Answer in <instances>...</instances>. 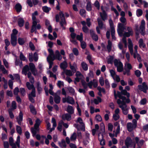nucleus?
I'll list each match as a JSON object with an SVG mask.
<instances>
[{"mask_svg":"<svg viewBox=\"0 0 148 148\" xmlns=\"http://www.w3.org/2000/svg\"><path fill=\"white\" fill-rule=\"evenodd\" d=\"M97 21L98 23L99 27L97 26L96 27L97 32L98 34H100V33L99 28L102 29L103 28V22L101 20V19L99 18H98L97 19Z\"/></svg>","mask_w":148,"mask_h":148,"instance_id":"obj_3","label":"nucleus"},{"mask_svg":"<svg viewBox=\"0 0 148 148\" xmlns=\"http://www.w3.org/2000/svg\"><path fill=\"white\" fill-rule=\"evenodd\" d=\"M97 99H95L94 100V103L96 104L97 105L99 104V103H101V102L102 100L101 98L97 96Z\"/></svg>","mask_w":148,"mask_h":148,"instance_id":"obj_27","label":"nucleus"},{"mask_svg":"<svg viewBox=\"0 0 148 148\" xmlns=\"http://www.w3.org/2000/svg\"><path fill=\"white\" fill-rule=\"evenodd\" d=\"M26 86L29 90H31V89L32 90L34 89H35L34 84H31L29 82H27L26 83Z\"/></svg>","mask_w":148,"mask_h":148,"instance_id":"obj_16","label":"nucleus"},{"mask_svg":"<svg viewBox=\"0 0 148 148\" xmlns=\"http://www.w3.org/2000/svg\"><path fill=\"white\" fill-rule=\"evenodd\" d=\"M117 67V70L118 72H121L123 71V65L121 61H120V65Z\"/></svg>","mask_w":148,"mask_h":148,"instance_id":"obj_20","label":"nucleus"},{"mask_svg":"<svg viewBox=\"0 0 148 148\" xmlns=\"http://www.w3.org/2000/svg\"><path fill=\"white\" fill-rule=\"evenodd\" d=\"M81 43V47L83 49H84L86 47V43L85 42L82 41Z\"/></svg>","mask_w":148,"mask_h":148,"instance_id":"obj_62","label":"nucleus"},{"mask_svg":"<svg viewBox=\"0 0 148 148\" xmlns=\"http://www.w3.org/2000/svg\"><path fill=\"white\" fill-rule=\"evenodd\" d=\"M3 147L4 148H9V145L8 142H3Z\"/></svg>","mask_w":148,"mask_h":148,"instance_id":"obj_64","label":"nucleus"},{"mask_svg":"<svg viewBox=\"0 0 148 148\" xmlns=\"http://www.w3.org/2000/svg\"><path fill=\"white\" fill-rule=\"evenodd\" d=\"M81 84L82 85L84 89L85 90L87 88L88 85L85 80H82L81 81Z\"/></svg>","mask_w":148,"mask_h":148,"instance_id":"obj_36","label":"nucleus"},{"mask_svg":"<svg viewBox=\"0 0 148 148\" xmlns=\"http://www.w3.org/2000/svg\"><path fill=\"white\" fill-rule=\"evenodd\" d=\"M66 111L70 114H72L74 113V109L73 107L70 105L67 106Z\"/></svg>","mask_w":148,"mask_h":148,"instance_id":"obj_12","label":"nucleus"},{"mask_svg":"<svg viewBox=\"0 0 148 148\" xmlns=\"http://www.w3.org/2000/svg\"><path fill=\"white\" fill-rule=\"evenodd\" d=\"M81 66L83 69L85 71H86L88 70V66L87 64L84 62H83L81 63Z\"/></svg>","mask_w":148,"mask_h":148,"instance_id":"obj_22","label":"nucleus"},{"mask_svg":"<svg viewBox=\"0 0 148 148\" xmlns=\"http://www.w3.org/2000/svg\"><path fill=\"white\" fill-rule=\"evenodd\" d=\"M133 34L129 32H125L123 34V36L126 38V37H130V35L132 36Z\"/></svg>","mask_w":148,"mask_h":148,"instance_id":"obj_56","label":"nucleus"},{"mask_svg":"<svg viewBox=\"0 0 148 148\" xmlns=\"http://www.w3.org/2000/svg\"><path fill=\"white\" fill-rule=\"evenodd\" d=\"M132 141L131 137L130 136L127 137L125 140V144L127 148H129L130 146L132 145Z\"/></svg>","mask_w":148,"mask_h":148,"instance_id":"obj_5","label":"nucleus"},{"mask_svg":"<svg viewBox=\"0 0 148 148\" xmlns=\"http://www.w3.org/2000/svg\"><path fill=\"white\" fill-rule=\"evenodd\" d=\"M138 90L143 91L145 93H147V90L148 89V87L145 82L142 83V85H139L138 86Z\"/></svg>","mask_w":148,"mask_h":148,"instance_id":"obj_1","label":"nucleus"},{"mask_svg":"<svg viewBox=\"0 0 148 148\" xmlns=\"http://www.w3.org/2000/svg\"><path fill=\"white\" fill-rule=\"evenodd\" d=\"M77 39L79 40L80 42H82L83 40V34L82 33L80 34V35H77L76 36Z\"/></svg>","mask_w":148,"mask_h":148,"instance_id":"obj_33","label":"nucleus"},{"mask_svg":"<svg viewBox=\"0 0 148 148\" xmlns=\"http://www.w3.org/2000/svg\"><path fill=\"white\" fill-rule=\"evenodd\" d=\"M77 135L75 132H74L71 135L70 137L71 140L72 141L76 139Z\"/></svg>","mask_w":148,"mask_h":148,"instance_id":"obj_39","label":"nucleus"},{"mask_svg":"<svg viewBox=\"0 0 148 148\" xmlns=\"http://www.w3.org/2000/svg\"><path fill=\"white\" fill-rule=\"evenodd\" d=\"M11 43L13 47L16 46L17 44V37L16 36H11Z\"/></svg>","mask_w":148,"mask_h":148,"instance_id":"obj_10","label":"nucleus"},{"mask_svg":"<svg viewBox=\"0 0 148 148\" xmlns=\"http://www.w3.org/2000/svg\"><path fill=\"white\" fill-rule=\"evenodd\" d=\"M138 44L139 47L140 48L142 47L145 48L146 47V45L144 42L142 38H140L138 41Z\"/></svg>","mask_w":148,"mask_h":148,"instance_id":"obj_14","label":"nucleus"},{"mask_svg":"<svg viewBox=\"0 0 148 148\" xmlns=\"http://www.w3.org/2000/svg\"><path fill=\"white\" fill-rule=\"evenodd\" d=\"M125 68H126V69L131 70L132 69V67L131 64H130L128 63L126 65H125Z\"/></svg>","mask_w":148,"mask_h":148,"instance_id":"obj_59","label":"nucleus"},{"mask_svg":"<svg viewBox=\"0 0 148 148\" xmlns=\"http://www.w3.org/2000/svg\"><path fill=\"white\" fill-rule=\"evenodd\" d=\"M22 7L19 3L16 4L15 5V9L17 12H20L22 10Z\"/></svg>","mask_w":148,"mask_h":148,"instance_id":"obj_15","label":"nucleus"},{"mask_svg":"<svg viewBox=\"0 0 148 148\" xmlns=\"http://www.w3.org/2000/svg\"><path fill=\"white\" fill-rule=\"evenodd\" d=\"M66 74L69 76H72L73 75L72 71L70 70H66L65 71Z\"/></svg>","mask_w":148,"mask_h":148,"instance_id":"obj_42","label":"nucleus"},{"mask_svg":"<svg viewBox=\"0 0 148 148\" xmlns=\"http://www.w3.org/2000/svg\"><path fill=\"white\" fill-rule=\"evenodd\" d=\"M29 70V69L28 66L27 65L25 66L23 68L22 70V73L26 75L27 74V72Z\"/></svg>","mask_w":148,"mask_h":148,"instance_id":"obj_13","label":"nucleus"},{"mask_svg":"<svg viewBox=\"0 0 148 148\" xmlns=\"http://www.w3.org/2000/svg\"><path fill=\"white\" fill-rule=\"evenodd\" d=\"M106 47L108 52H110L112 47V43L110 40H108V45H107Z\"/></svg>","mask_w":148,"mask_h":148,"instance_id":"obj_19","label":"nucleus"},{"mask_svg":"<svg viewBox=\"0 0 148 148\" xmlns=\"http://www.w3.org/2000/svg\"><path fill=\"white\" fill-rule=\"evenodd\" d=\"M82 29L83 32L86 33H88V28L86 26H83Z\"/></svg>","mask_w":148,"mask_h":148,"instance_id":"obj_55","label":"nucleus"},{"mask_svg":"<svg viewBox=\"0 0 148 148\" xmlns=\"http://www.w3.org/2000/svg\"><path fill=\"white\" fill-rule=\"evenodd\" d=\"M100 84L101 86H103L104 85V81L103 78L102 77H100L99 80Z\"/></svg>","mask_w":148,"mask_h":148,"instance_id":"obj_49","label":"nucleus"},{"mask_svg":"<svg viewBox=\"0 0 148 148\" xmlns=\"http://www.w3.org/2000/svg\"><path fill=\"white\" fill-rule=\"evenodd\" d=\"M69 99V100L67 101V103L71 104H73L75 103L73 98L72 97H70Z\"/></svg>","mask_w":148,"mask_h":148,"instance_id":"obj_50","label":"nucleus"},{"mask_svg":"<svg viewBox=\"0 0 148 148\" xmlns=\"http://www.w3.org/2000/svg\"><path fill=\"white\" fill-rule=\"evenodd\" d=\"M122 94L121 92H120L119 91H118L117 92V95L116 94V92L115 90H114V96L115 98L117 96L118 97L120 98L122 95Z\"/></svg>","mask_w":148,"mask_h":148,"instance_id":"obj_44","label":"nucleus"},{"mask_svg":"<svg viewBox=\"0 0 148 148\" xmlns=\"http://www.w3.org/2000/svg\"><path fill=\"white\" fill-rule=\"evenodd\" d=\"M19 92V90L18 88L17 87H16L14 90V94L15 95H17Z\"/></svg>","mask_w":148,"mask_h":148,"instance_id":"obj_51","label":"nucleus"},{"mask_svg":"<svg viewBox=\"0 0 148 148\" xmlns=\"http://www.w3.org/2000/svg\"><path fill=\"white\" fill-rule=\"evenodd\" d=\"M18 32V30L16 29H14L12 30V33L11 34V36H16V35L17 34Z\"/></svg>","mask_w":148,"mask_h":148,"instance_id":"obj_46","label":"nucleus"},{"mask_svg":"<svg viewBox=\"0 0 148 148\" xmlns=\"http://www.w3.org/2000/svg\"><path fill=\"white\" fill-rule=\"evenodd\" d=\"M17 23L18 26L20 27H22L24 25L25 21L23 18H19L17 20Z\"/></svg>","mask_w":148,"mask_h":148,"instance_id":"obj_9","label":"nucleus"},{"mask_svg":"<svg viewBox=\"0 0 148 148\" xmlns=\"http://www.w3.org/2000/svg\"><path fill=\"white\" fill-rule=\"evenodd\" d=\"M141 74V72L138 70H137L135 71V74L137 77H139Z\"/></svg>","mask_w":148,"mask_h":148,"instance_id":"obj_52","label":"nucleus"},{"mask_svg":"<svg viewBox=\"0 0 148 148\" xmlns=\"http://www.w3.org/2000/svg\"><path fill=\"white\" fill-rule=\"evenodd\" d=\"M114 60V57L113 56H110V58H108L107 60V63L108 64H112V63Z\"/></svg>","mask_w":148,"mask_h":148,"instance_id":"obj_38","label":"nucleus"},{"mask_svg":"<svg viewBox=\"0 0 148 148\" xmlns=\"http://www.w3.org/2000/svg\"><path fill=\"white\" fill-rule=\"evenodd\" d=\"M125 29V28L123 24L121 23H118L117 31L119 35L120 36H122L123 32Z\"/></svg>","mask_w":148,"mask_h":148,"instance_id":"obj_2","label":"nucleus"},{"mask_svg":"<svg viewBox=\"0 0 148 148\" xmlns=\"http://www.w3.org/2000/svg\"><path fill=\"white\" fill-rule=\"evenodd\" d=\"M147 102V100L145 98H143L140 101V103L141 105H145V104Z\"/></svg>","mask_w":148,"mask_h":148,"instance_id":"obj_60","label":"nucleus"},{"mask_svg":"<svg viewBox=\"0 0 148 148\" xmlns=\"http://www.w3.org/2000/svg\"><path fill=\"white\" fill-rule=\"evenodd\" d=\"M68 90L69 93L73 95L74 94L75 92V90L72 87H69L68 88Z\"/></svg>","mask_w":148,"mask_h":148,"instance_id":"obj_48","label":"nucleus"},{"mask_svg":"<svg viewBox=\"0 0 148 148\" xmlns=\"http://www.w3.org/2000/svg\"><path fill=\"white\" fill-rule=\"evenodd\" d=\"M99 134L98 135V140L100 142V145H101L103 146L105 145V140L103 138V134H101V138L99 137Z\"/></svg>","mask_w":148,"mask_h":148,"instance_id":"obj_11","label":"nucleus"},{"mask_svg":"<svg viewBox=\"0 0 148 148\" xmlns=\"http://www.w3.org/2000/svg\"><path fill=\"white\" fill-rule=\"evenodd\" d=\"M29 108L31 112L34 115L36 114L37 112L34 106L31 104L29 106Z\"/></svg>","mask_w":148,"mask_h":148,"instance_id":"obj_17","label":"nucleus"},{"mask_svg":"<svg viewBox=\"0 0 148 148\" xmlns=\"http://www.w3.org/2000/svg\"><path fill=\"white\" fill-rule=\"evenodd\" d=\"M29 46L32 50L34 51L35 50V46L31 42H30L29 43Z\"/></svg>","mask_w":148,"mask_h":148,"instance_id":"obj_63","label":"nucleus"},{"mask_svg":"<svg viewBox=\"0 0 148 148\" xmlns=\"http://www.w3.org/2000/svg\"><path fill=\"white\" fill-rule=\"evenodd\" d=\"M11 107L12 108L10 109H11L12 110L16 109L17 106L15 101H13L12 102Z\"/></svg>","mask_w":148,"mask_h":148,"instance_id":"obj_34","label":"nucleus"},{"mask_svg":"<svg viewBox=\"0 0 148 148\" xmlns=\"http://www.w3.org/2000/svg\"><path fill=\"white\" fill-rule=\"evenodd\" d=\"M17 121H23V114L21 111H20L18 117H17Z\"/></svg>","mask_w":148,"mask_h":148,"instance_id":"obj_32","label":"nucleus"},{"mask_svg":"<svg viewBox=\"0 0 148 148\" xmlns=\"http://www.w3.org/2000/svg\"><path fill=\"white\" fill-rule=\"evenodd\" d=\"M72 51L74 55L75 56H77L79 55V51L77 48H73Z\"/></svg>","mask_w":148,"mask_h":148,"instance_id":"obj_43","label":"nucleus"},{"mask_svg":"<svg viewBox=\"0 0 148 148\" xmlns=\"http://www.w3.org/2000/svg\"><path fill=\"white\" fill-rule=\"evenodd\" d=\"M56 53L58 52V53L56 54V58L58 60H60L62 59V57L60 54V53L59 51L58 50H56Z\"/></svg>","mask_w":148,"mask_h":148,"instance_id":"obj_47","label":"nucleus"},{"mask_svg":"<svg viewBox=\"0 0 148 148\" xmlns=\"http://www.w3.org/2000/svg\"><path fill=\"white\" fill-rule=\"evenodd\" d=\"M55 59L56 57L55 55L53 56V55H49L47 58V60L49 61H53Z\"/></svg>","mask_w":148,"mask_h":148,"instance_id":"obj_25","label":"nucleus"},{"mask_svg":"<svg viewBox=\"0 0 148 148\" xmlns=\"http://www.w3.org/2000/svg\"><path fill=\"white\" fill-rule=\"evenodd\" d=\"M31 97H35L36 96V90H35V89H33L32 90V91L31 93L29 94L28 95V96Z\"/></svg>","mask_w":148,"mask_h":148,"instance_id":"obj_37","label":"nucleus"},{"mask_svg":"<svg viewBox=\"0 0 148 148\" xmlns=\"http://www.w3.org/2000/svg\"><path fill=\"white\" fill-rule=\"evenodd\" d=\"M29 67L30 70L34 69H36L35 66L34 64L33 63L31 62L29 63Z\"/></svg>","mask_w":148,"mask_h":148,"instance_id":"obj_58","label":"nucleus"},{"mask_svg":"<svg viewBox=\"0 0 148 148\" xmlns=\"http://www.w3.org/2000/svg\"><path fill=\"white\" fill-rule=\"evenodd\" d=\"M143 12L142 10L140 9H138L136 10V15L138 17H139L143 14Z\"/></svg>","mask_w":148,"mask_h":148,"instance_id":"obj_35","label":"nucleus"},{"mask_svg":"<svg viewBox=\"0 0 148 148\" xmlns=\"http://www.w3.org/2000/svg\"><path fill=\"white\" fill-rule=\"evenodd\" d=\"M86 11L84 9H81L79 11V14L82 16H83L84 14H86Z\"/></svg>","mask_w":148,"mask_h":148,"instance_id":"obj_53","label":"nucleus"},{"mask_svg":"<svg viewBox=\"0 0 148 148\" xmlns=\"http://www.w3.org/2000/svg\"><path fill=\"white\" fill-rule=\"evenodd\" d=\"M19 58L20 60L21 61H25L26 60V58L23 55V53L21 52L20 53V55L19 56Z\"/></svg>","mask_w":148,"mask_h":148,"instance_id":"obj_41","label":"nucleus"},{"mask_svg":"<svg viewBox=\"0 0 148 148\" xmlns=\"http://www.w3.org/2000/svg\"><path fill=\"white\" fill-rule=\"evenodd\" d=\"M95 6L97 8L98 10H99L100 9V4L99 2L97 0H96L94 3Z\"/></svg>","mask_w":148,"mask_h":148,"instance_id":"obj_54","label":"nucleus"},{"mask_svg":"<svg viewBox=\"0 0 148 148\" xmlns=\"http://www.w3.org/2000/svg\"><path fill=\"white\" fill-rule=\"evenodd\" d=\"M60 97L58 95H56L54 97V102L57 104H58L60 103Z\"/></svg>","mask_w":148,"mask_h":148,"instance_id":"obj_26","label":"nucleus"},{"mask_svg":"<svg viewBox=\"0 0 148 148\" xmlns=\"http://www.w3.org/2000/svg\"><path fill=\"white\" fill-rule=\"evenodd\" d=\"M71 115L69 113H66L62 115V118L63 120H66L67 121H69L71 119Z\"/></svg>","mask_w":148,"mask_h":148,"instance_id":"obj_7","label":"nucleus"},{"mask_svg":"<svg viewBox=\"0 0 148 148\" xmlns=\"http://www.w3.org/2000/svg\"><path fill=\"white\" fill-rule=\"evenodd\" d=\"M119 107L122 109L123 114L125 115H127L128 113L127 109H125V108L123 106H120Z\"/></svg>","mask_w":148,"mask_h":148,"instance_id":"obj_29","label":"nucleus"},{"mask_svg":"<svg viewBox=\"0 0 148 148\" xmlns=\"http://www.w3.org/2000/svg\"><path fill=\"white\" fill-rule=\"evenodd\" d=\"M122 95L126 96L127 98H129L130 96V93L127 92L126 90L124 89L121 91Z\"/></svg>","mask_w":148,"mask_h":148,"instance_id":"obj_28","label":"nucleus"},{"mask_svg":"<svg viewBox=\"0 0 148 148\" xmlns=\"http://www.w3.org/2000/svg\"><path fill=\"white\" fill-rule=\"evenodd\" d=\"M60 23L61 27H63L64 25H66V23L65 19H61Z\"/></svg>","mask_w":148,"mask_h":148,"instance_id":"obj_45","label":"nucleus"},{"mask_svg":"<svg viewBox=\"0 0 148 148\" xmlns=\"http://www.w3.org/2000/svg\"><path fill=\"white\" fill-rule=\"evenodd\" d=\"M101 19L103 21H105L107 19V14L105 10H103L102 13L100 12L99 13Z\"/></svg>","mask_w":148,"mask_h":148,"instance_id":"obj_8","label":"nucleus"},{"mask_svg":"<svg viewBox=\"0 0 148 148\" xmlns=\"http://www.w3.org/2000/svg\"><path fill=\"white\" fill-rule=\"evenodd\" d=\"M86 10L88 11H91L92 10V7L90 1H88L86 6Z\"/></svg>","mask_w":148,"mask_h":148,"instance_id":"obj_23","label":"nucleus"},{"mask_svg":"<svg viewBox=\"0 0 148 148\" xmlns=\"http://www.w3.org/2000/svg\"><path fill=\"white\" fill-rule=\"evenodd\" d=\"M42 9L43 12L47 13L51 10V8H49L47 6H45L42 7Z\"/></svg>","mask_w":148,"mask_h":148,"instance_id":"obj_30","label":"nucleus"},{"mask_svg":"<svg viewBox=\"0 0 148 148\" xmlns=\"http://www.w3.org/2000/svg\"><path fill=\"white\" fill-rule=\"evenodd\" d=\"M127 128L128 131L129 132H131L134 128V126L131 123H128L127 124Z\"/></svg>","mask_w":148,"mask_h":148,"instance_id":"obj_18","label":"nucleus"},{"mask_svg":"<svg viewBox=\"0 0 148 148\" xmlns=\"http://www.w3.org/2000/svg\"><path fill=\"white\" fill-rule=\"evenodd\" d=\"M20 93L23 96H24V95L25 94V89L24 88H21L20 89Z\"/></svg>","mask_w":148,"mask_h":148,"instance_id":"obj_57","label":"nucleus"},{"mask_svg":"<svg viewBox=\"0 0 148 148\" xmlns=\"http://www.w3.org/2000/svg\"><path fill=\"white\" fill-rule=\"evenodd\" d=\"M67 64L66 61H64L63 62L61 63L60 64V67L61 69L65 70L67 67Z\"/></svg>","mask_w":148,"mask_h":148,"instance_id":"obj_21","label":"nucleus"},{"mask_svg":"<svg viewBox=\"0 0 148 148\" xmlns=\"http://www.w3.org/2000/svg\"><path fill=\"white\" fill-rule=\"evenodd\" d=\"M90 33L92 39L95 41H97L98 40V37L97 35L95 33L94 31L92 29H90Z\"/></svg>","mask_w":148,"mask_h":148,"instance_id":"obj_6","label":"nucleus"},{"mask_svg":"<svg viewBox=\"0 0 148 148\" xmlns=\"http://www.w3.org/2000/svg\"><path fill=\"white\" fill-rule=\"evenodd\" d=\"M8 112L10 118L11 119H14V115L12 111V110H11V109H9L8 110Z\"/></svg>","mask_w":148,"mask_h":148,"instance_id":"obj_40","label":"nucleus"},{"mask_svg":"<svg viewBox=\"0 0 148 148\" xmlns=\"http://www.w3.org/2000/svg\"><path fill=\"white\" fill-rule=\"evenodd\" d=\"M18 44L21 45H22L24 44L25 42L24 39L21 38H19L18 39Z\"/></svg>","mask_w":148,"mask_h":148,"instance_id":"obj_31","label":"nucleus"},{"mask_svg":"<svg viewBox=\"0 0 148 148\" xmlns=\"http://www.w3.org/2000/svg\"><path fill=\"white\" fill-rule=\"evenodd\" d=\"M16 130L17 132L20 135H21L22 133V130L20 126L17 125L16 126Z\"/></svg>","mask_w":148,"mask_h":148,"instance_id":"obj_24","label":"nucleus"},{"mask_svg":"<svg viewBox=\"0 0 148 148\" xmlns=\"http://www.w3.org/2000/svg\"><path fill=\"white\" fill-rule=\"evenodd\" d=\"M113 128V125L112 124L110 123H109L108 124V130L112 131V130Z\"/></svg>","mask_w":148,"mask_h":148,"instance_id":"obj_61","label":"nucleus"},{"mask_svg":"<svg viewBox=\"0 0 148 148\" xmlns=\"http://www.w3.org/2000/svg\"><path fill=\"white\" fill-rule=\"evenodd\" d=\"M39 125H36L35 124L34 125V128L32 127L31 129V132L32 134V136L33 137L36 135L37 133V132L39 131Z\"/></svg>","mask_w":148,"mask_h":148,"instance_id":"obj_4","label":"nucleus"}]
</instances>
